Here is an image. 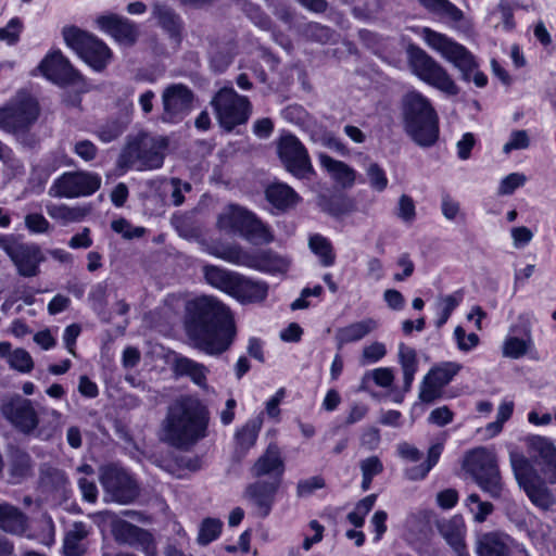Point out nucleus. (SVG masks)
Returning <instances> with one entry per match:
<instances>
[{"instance_id":"f257e3e1","label":"nucleus","mask_w":556,"mask_h":556,"mask_svg":"<svg viewBox=\"0 0 556 556\" xmlns=\"http://www.w3.org/2000/svg\"><path fill=\"white\" fill-rule=\"evenodd\" d=\"M185 328L192 345L208 354L227 351L236 336L235 321L228 307L212 296L188 302Z\"/></svg>"},{"instance_id":"6e6d98bb","label":"nucleus","mask_w":556,"mask_h":556,"mask_svg":"<svg viewBox=\"0 0 556 556\" xmlns=\"http://www.w3.org/2000/svg\"><path fill=\"white\" fill-rule=\"evenodd\" d=\"M9 364L21 372H29L34 367L30 354L24 349H16L9 355Z\"/></svg>"},{"instance_id":"6e6552de","label":"nucleus","mask_w":556,"mask_h":556,"mask_svg":"<svg viewBox=\"0 0 556 556\" xmlns=\"http://www.w3.org/2000/svg\"><path fill=\"white\" fill-rule=\"evenodd\" d=\"M407 58L412 72L419 79L448 96H456L459 92L447 70L425 50L410 45L407 49Z\"/></svg>"},{"instance_id":"3c124183","label":"nucleus","mask_w":556,"mask_h":556,"mask_svg":"<svg viewBox=\"0 0 556 556\" xmlns=\"http://www.w3.org/2000/svg\"><path fill=\"white\" fill-rule=\"evenodd\" d=\"M368 184L377 192H382L388 187V177L384 169L376 162H369L365 168Z\"/></svg>"},{"instance_id":"37998d69","label":"nucleus","mask_w":556,"mask_h":556,"mask_svg":"<svg viewBox=\"0 0 556 556\" xmlns=\"http://www.w3.org/2000/svg\"><path fill=\"white\" fill-rule=\"evenodd\" d=\"M475 482L479 485V488L489 494L492 498H500L502 496L504 484L502 482V477L500 469H495L488 475L480 476L475 480Z\"/></svg>"},{"instance_id":"c756f323","label":"nucleus","mask_w":556,"mask_h":556,"mask_svg":"<svg viewBox=\"0 0 556 556\" xmlns=\"http://www.w3.org/2000/svg\"><path fill=\"white\" fill-rule=\"evenodd\" d=\"M152 14L168 36L178 42L180 40L182 22L175 11L166 4L154 3Z\"/></svg>"},{"instance_id":"338daca9","label":"nucleus","mask_w":556,"mask_h":556,"mask_svg":"<svg viewBox=\"0 0 556 556\" xmlns=\"http://www.w3.org/2000/svg\"><path fill=\"white\" fill-rule=\"evenodd\" d=\"M325 486V480L321 477L315 476L305 480H301L296 486V494L300 497L311 495L315 490Z\"/></svg>"},{"instance_id":"72a5a7b5","label":"nucleus","mask_w":556,"mask_h":556,"mask_svg":"<svg viewBox=\"0 0 556 556\" xmlns=\"http://www.w3.org/2000/svg\"><path fill=\"white\" fill-rule=\"evenodd\" d=\"M174 371L178 376L189 377L193 383L201 388H206V375L208 369L191 358L180 356L175 359Z\"/></svg>"},{"instance_id":"412c9836","label":"nucleus","mask_w":556,"mask_h":556,"mask_svg":"<svg viewBox=\"0 0 556 556\" xmlns=\"http://www.w3.org/2000/svg\"><path fill=\"white\" fill-rule=\"evenodd\" d=\"M514 540L498 531L486 532L478 536L476 551L479 556H510Z\"/></svg>"},{"instance_id":"4d7b16f0","label":"nucleus","mask_w":556,"mask_h":556,"mask_svg":"<svg viewBox=\"0 0 556 556\" xmlns=\"http://www.w3.org/2000/svg\"><path fill=\"white\" fill-rule=\"evenodd\" d=\"M442 389L430 376L427 374L420 384L419 399L421 402L431 403L439 399L442 394Z\"/></svg>"},{"instance_id":"a878e982","label":"nucleus","mask_w":556,"mask_h":556,"mask_svg":"<svg viewBox=\"0 0 556 556\" xmlns=\"http://www.w3.org/2000/svg\"><path fill=\"white\" fill-rule=\"evenodd\" d=\"M39 484L45 492L65 497L70 481L63 470L45 465L40 468Z\"/></svg>"},{"instance_id":"393cba45","label":"nucleus","mask_w":556,"mask_h":556,"mask_svg":"<svg viewBox=\"0 0 556 556\" xmlns=\"http://www.w3.org/2000/svg\"><path fill=\"white\" fill-rule=\"evenodd\" d=\"M267 293L266 282L255 281L239 274L230 295L241 303H256L264 301Z\"/></svg>"},{"instance_id":"473e14b6","label":"nucleus","mask_w":556,"mask_h":556,"mask_svg":"<svg viewBox=\"0 0 556 556\" xmlns=\"http://www.w3.org/2000/svg\"><path fill=\"white\" fill-rule=\"evenodd\" d=\"M533 349V339L531 334V328L529 325L523 328V337L518 338L516 336H508L502 348L504 357L518 359L525 356L530 350Z\"/></svg>"},{"instance_id":"4c0bfd02","label":"nucleus","mask_w":556,"mask_h":556,"mask_svg":"<svg viewBox=\"0 0 556 556\" xmlns=\"http://www.w3.org/2000/svg\"><path fill=\"white\" fill-rule=\"evenodd\" d=\"M266 199L278 210H287L298 201V194L285 184H274L266 189Z\"/></svg>"},{"instance_id":"a211bd4d","label":"nucleus","mask_w":556,"mask_h":556,"mask_svg":"<svg viewBox=\"0 0 556 556\" xmlns=\"http://www.w3.org/2000/svg\"><path fill=\"white\" fill-rule=\"evenodd\" d=\"M285 471V462L281 456L280 448L277 444L270 443L266 451L256 459L251 468V475L254 478H262L268 476L269 479H279Z\"/></svg>"},{"instance_id":"c03bdc74","label":"nucleus","mask_w":556,"mask_h":556,"mask_svg":"<svg viewBox=\"0 0 556 556\" xmlns=\"http://www.w3.org/2000/svg\"><path fill=\"white\" fill-rule=\"evenodd\" d=\"M464 294L463 291L458 290L452 294L441 296L438 300V308L440 311L439 318L437 320V327L440 328L451 317L453 311L463 301Z\"/></svg>"},{"instance_id":"5fc2aeb1","label":"nucleus","mask_w":556,"mask_h":556,"mask_svg":"<svg viewBox=\"0 0 556 556\" xmlns=\"http://www.w3.org/2000/svg\"><path fill=\"white\" fill-rule=\"evenodd\" d=\"M442 448L443 447L441 444L432 445L428 451L427 463L418 467L412 468L409 470V478L414 480L425 478L426 475L430 471V469L437 464L441 455Z\"/></svg>"},{"instance_id":"09e8293b","label":"nucleus","mask_w":556,"mask_h":556,"mask_svg":"<svg viewBox=\"0 0 556 556\" xmlns=\"http://www.w3.org/2000/svg\"><path fill=\"white\" fill-rule=\"evenodd\" d=\"M223 528V522L216 518H205L199 529L198 542L201 545H207L216 540Z\"/></svg>"},{"instance_id":"a19ab883","label":"nucleus","mask_w":556,"mask_h":556,"mask_svg":"<svg viewBox=\"0 0 556 556\" xmlns=\"http://www.w3.org/2000/svg\"><path fill=\"white\" fill-rule=\"evenodd\" d=\"M261 428V418L249 420L241 429L236 432V441L238 446L243 451L251 448L257 440Z\"/></svg>"},{"instance_id":"0e129e2a","label":"nucleus","mask_w":556,"mask_h":556,"mask_svg":"<svg viewBox=\"0 0 556 556\" xmlns=\"http://www.w3.org/2000/svg\"><path fill=\"white\" fill-rule=\"evenodd\" d=\"M527 177L520 173H511L502 179L498 187V194H511L517 188L522 187Z\"/></svg>"},{"instance_id":"052dcab7","label":"nucleus","mask_w":556,"mask_h":556,"mask_svg":"<svg viewBox=\"0 0 556 556\" xmlns=\"http://www.w3.org/2000/svg\"><path fill=\"white\" fill-rule=\"evenodd\" d=\"M530 146L528 132L523 129L514 130L509 136V140L503 146L505 154L510 153L513 150H523Z\"/></svg>"},{"instance_id":"ddd939ff","label":"nucleus","mask_w":556,"mask_h":556,"mask_svg":"<svg viewBox=\"0 0 556 556\" xmlns=\"http://www.w3.org/2000/svg\"><path fill=\"white\" fill-rule=\"evenodd\" d=\"M100 482L104 490V500L128 504L139 495L135 480L122 468L108 466L101 469Z\"/></svg>"},{"instance_id":"f704fd0d","label":"nucleus","mask_w":556,"mask_h":556,"mask_svg":"<svg viewBox=\"0 0 556 556\" xmlns=\"http://www.w3.org/2000/svg\"><path fill=\"white\" fill-rule=\"evenodd\" d=\"M205 280L212 287L219 289L228 294L233 290L238 273L220 268L215 265H205L203 267Z\"/></svg>"},{"instance_id":"a18cd8bd","label":"nucleus","mask_w":556,"mask_h":556,"mask_svg":"<svg viewBox=\"0 0 556 556\" xmlns=\"http://www.w3.org/2000/svg\"><path fill=\"white\" fill-rule=\"evenodd\" d=\"M242 11L261 29L270 30L273 28L271 18L258 4L244 0L242 2Z\"/></svg>"},{"instance_id":"c9c22d12","label":"nucleus","mask_w":556,"mask_h":556,"mask_svg":"<svg viewBox=\"0 0 556 556\" xmlns=\"http://www.w3.org/2000/svg\"><path fill=\"white\" fill-rule=\"evenodd\" d=\"M399 363L403 372V393L409 392L418 369L417 353L414 349L401 343L399 346Z\"/></svg>"},{"instance_id":"7c9ffc66","label":"nucleus","mask_w":556,"mask_h":556,"mask_svg":"<svg viewBox=\"0 0 556 556\" xmlns=\"http://www.w3.org/2000/svg\"><path fill=\"white\" fill-rule=\"evenodd\" d=\"M377 327L378 323L375 319L366 318L338 329L336 333V340L338 342L339 348H341L346 343L363 339L365 336L374 331Z\"/></svg>"},{"instance_id":"1a4fd4ad","label":"nucleus","mask_w":556,"mask_h":556,"mask_svg":"<svg viewBox=\"0 0 556 556\" xmlns=\"http://www.w3.org/2000/svg\"><path fill=\"white\" fill-rule=\"evenodd\" d=\"M63 38L87 64L96 71H102L111 59L110 49L92 35L75 27L63 28Z\"/></svg>"},{"instance_id":"5701e85b","label":"nucleus","mask_w":556,"mask_h":556,"mask_svg":"<svg viewBox=\"0 0 556 556\" xmlns=\"http://www.w3.org/2000/svg\"><path fill=\"white\" fill-rule=\"evenodd\" d=\"M464 468L473 480L498 468L495 455L484 447L475 448L465 456Z\"/></svg>"},{"instance_id":"dca6fc26","label":"nucleus","mask_w":556,"mask_h":556,"mask_svg":"<svg viewBox=\"0 0 556 556\" xmlns=\"http://www.w3.org/2000/svg\"><path fill=\"white\" fill-rule=\"evenodd\" d=\"M42 75L61 86H78L83 80L80 74L73 68L60 51L49 53L39 64Z\"/></svg>"},{"instance_id":"8fccbe9b","label":"nucleus","mask_w":556,"mask_h":556,"mask_svg":"<svg viewBox=\"0 0 556 556\" xmlns=\"http://www.w3.org/2000/svg\"><path fill=\"white\" fill-rule=\"evenodd\" d=\"M531 447L542 460L544 466L556 459V447L553 442L543 437H535L531 441Z\"/></svg>"},{"instance_id":"bf43d9fd","label":"nucleus","mask_w":556,"mask_h":556,"mask_svg":"<svg viewBox=\"0 0 556 556\" xmlns=\"http://www.w3.org/2000/svg\"><path fill=\"white\" fill-rule=\"evenodd\" d=\"M111 227L115 232L121 233L125 239L140 238L146 232L143 227H135L125 218L113 220Z\"/></svg>"},{"instance_id":"c85d7f7f","label":"nucleus","mask_w":556,"mask_h":556,"mask_svg":"<svg viewBox=\"0 0 556 556\" xmlns=\"http://www.w3.org/2000/svg\"><path fill=\"white\" fill-rule=\"evenodd\" d=\"M27 517L15 506L0 501V529L12 534L26 530Z\"/></svg>"},{"instance_id":"b1692460","label":"nucleus","mask_w":556,"mask_h":556,"mask_svg":"<svg viewBox=\"0 0 556 556\" xmlns=\"http://www.w3.org/2000/svg\"><path fill=\"white\" fill-rule=\"evenodd\" d=\"M5 252L16 265L18 273L25 277L35 276L38 271L40 262V251L35 247L17 245L16 248H5Z\"/></svg>"},{"instance_id":"4468645a","label":"nucleus","mask_w":556,"mask_h":556,"mask_svg":"<svg viewBox=\"0 0 556 556\" xmlns=\"http://www.w3.org/2000/svg\"><path fill=\"white\" fill-rule=\"evenodd\" d=\"M162 114L164 123H179L192 110L194 93L184 84H170L162 91Z\"/></svg>"},{"instance_id":"79ce46f5","label":"nucleus","mask_w":556,"mask_h":556,"mask_svg":"<svg viewBox=\"0 0 556 556\" xmlns=\"http://www.w3.org/2000/svg\"><path fill=\"white\" fill-rule=\"evenodd\" d=\"M48 215L66 225L74 222H79L85 216V211L80 207H70L65 204H50L47 206Z\"/></svg>"},{"instance_id":"e2e57ef3","label":"nucleus","mask_w":556,"mask_h":556,"mask_svg":"<svg viewBox=\"0 0 556 556\" xmlns=\"http://www.w3.org/2000/svg\"><path fill=\"white\" fill-rule=\"evenodd\" d=\"M454 338L457 348L463 352H469L479 344V337L473 332L466 334L465 329L460 326L454 329Z\"/></svg>"},{"instance_id":"9b49d317","label":"nucleus","mask_w":556,"mask_h":556,"mask_svg":"<svg viewBox=\"0 0 556 556\" xmlns=\"http://www.w3.org/2000/svg\"><path fill=\"white\" fill-rule=\"evenodd\" d=\"M39 115L38 104L29 96L18 94L0 108V129L9 134L27 130Z\"/></svg>"},{"instance_id":"69168bd1","label":"nucleus","mask_w":556,"mask_h":556,"mask_svg":"<svg viewBox=\"0 0 556 556\" xmlns=\"http://www.w3.org/2000/svg\"><path fill=\"white\" fill-rule=\"evenodd\" d=\"M397 217L405 223H412L416 217L415 203L413 199L406 194H402L397 204Z\"/></svg>"},{"instance_id":"13d9d810","label":"nucleus","mask_w":556,"mask_h":556,"mask_svg":"<svg viewBox=\"0 0 556 556\" xmlns=\"http://www.w3.org/2000/svg\"><path fill=\"white\" fill-rule=\"evenodd\" d=\"M136 528L137 526L123 519H115L112 522V533L114 539L117 542L124 544H127V542L131 539Z\"/></svg>"},{"instance_id":"7ed1b4c3","label":"nucleus","mask_w":556,"mask_h":556,"mask_svg":"<svg viewBox=\"0 0 556 556\" xmlns=\"http://www.w3.org/2000/svg\"><path fill=\"white\" fill-rule=\"evenodd\" d=\"M3 417L20 432L35 435L41 440H50L61 428L62 414L56 409L41 410L40 418L33 402L15 395L1 405Z\"/></svg>"},{"instance_id":"774afa93","label":"nucleus","mask_w":556,"mask_h":556,"mask_svg":"<svg viewBox=\"0 0 556 556\" xmlns=\"http://www.w3.org/2000/svg\"><path fill=\"white\" fill-rule=\"evenodd\" d=\"M513 244L516 249L527 247L533 239V232L526 226L514 227L510 230Z\"/></svg>"},{"instance_id":"4be33fe9","label":"nucleus","mask_w":556,"mask_h":556,"mask_svg":"<svg viewBox=\"0 0 556 556\" xmlns=\"http://www.w3.org/2000/svg\"><path fill=\"white\" fill-rule=\"evenodd\" d=\"M97 23L122 43L132 45L138 37L135 24L127 18L117 15H102L98 17Z\"/></svg>"},{"instance_id":"cd10ccee","label":"nucleus","mask_w":556,"mask_h":556,"mask_svg":"<svg viewBox=\"0 0 556 556\" xmlns=\"http://www.w3.org/2000/svg\"><path fill=\"white\" fill-rule=\"evenodd\" d=\"M89 534V527L81 522H74L66 531L63 551L66 556H81L86 552L85 540Z\"/></svg>"},{"instance_id":"6ab92c4d","label":"nucleus","mask_w":556,"mask_h":556,"mask_svg":"<svg viewBox=\"0 0 556 556\" xmlns=\"http://www.w3.org/2000/svg\"><path fill=\"white\" fill-rule=\"evenodd\" d=\"M318 160L321 168L337 186L342 189H351L355 185L357 173L349 164L326 153H319Z\"/></svg>"},{"instance_id":"39448f33","label":"nucleus","mask_w":556,"mask_h":556,"mask_svg":"<svg viewBox=\"0 0 556 556\" xmlns=\"http://www.w3.org/2000/svg\"><path fill=\"white\" fill-rule=\"evenodd\" d=\"M403 117L404 129L416 144L428 148L438 141L437 114L421 93L410 91L404 97Z\"/></svg>"},{"instance_id":"680f3d73","label":"nucleus","mask_w":556,"mask_h":556,"mask_svg":"<svg viewBox=\"0 0 556 556\" xmlns=\"http://www.w3.org/2000/svg\"><path fill=\"white\" fill-rule=\"evenodd\" d=\"M125 130V126L118 121H111L102 125L97 134L101 141L111 142L117 139Z\"/></svg>"},{"instance_id":"864d4df0","label":"nucleus","mask_w":556,"mask_h":556,"mask_svg":"<svg viewBox=\"0 0 556 556\" xmlns=\"http://www.w3.org/2000/svg\"><path fill=\"white\" fill-rule=\"evenodd\" d=\"M31 470V458L27 453L15 452L12 455L10 472L15 478H25L30 473Z\"/></svg>"},{"instance_id":"603ef678","label":"nucleus","mask_w":556,"mask_h":556,"mask_svg":"<svg viewBox=\"0 0 556 556\" xmlns=\"http://www.w3.org/2000/svg\"><path fill=\"white\" fill-rule=\"evenodd\" d=\"M427 9L445 14L453 21H459L463 17L462 11L448 0H418Z\"/></svg>"},{"instance_id":"f03ea898","label":"nucleus","mask_w":556,"mask_h":556,"mask_svg":"<svg viewBox=\"0 0 556 556\" xmlns=\"http://www.w3.org/2000/svg\"><path fill=\"white\" fill-rule=\"evenodd\" d=\"M207 415L201 403L181 396L172 403L161 425V440L170 446L188 450L206 435Z\"/></svg>"},{"instance_id":"aec40b11","label":"nucleus","mask_w":556,"mask_h":556,"mask_svg":"<svg viewBox=\"0 0 556 556\" xmlns=\"http://www.w3.org/2000/svg\"><path fill=\"white\" fill-rule=\"evenodd\" d=\"M438 530L457 556H467L465 543L466 526L460 515H455L438 523Z\"/></svg>"},{"instance_id":"bb28decb","label":"nucleus","mask_w":556,"mask_h":556,"mask_svg":"<svg viewBox=\"0 0 556 556\" xmlns=\"http://www.w3.org/2000/svg\"><path fill=\"white\" fill-rule=\"evenodd\" d=\"M520 488L525 491L530 502L543 510L549 509L556 502L555 495L540 476Z\"/></svg>"},{"instance_id":"9d476101","label":"nucleus","mask_w":556,"mask_h":556,"mask_svg":"<svg viewBox=\"0 0 556 556\" xmlns=\"http://www.w3.org/2000/svg\"><path fill=\"white\" fill-rule=\"evenodd\" d=\"M211 103L220 126L228 131L244 124L251 113L248 98L239 96L232 88H222Z\"/></svg>"},{"instance_id":"20e7f679","label":"nucleus","mask_w":556,"mask_h":556,"mask_svg":"<svg viewBox=\"0 0 556 556\" xmlns=\"http://www.w3.org/2000/svg\"><path fill=\"white\" fill-rule=\"evenodd\" d=\"M421 37L433 51L452 63L464 81H473L478 88L488 84V77L479 70L475 55L463 45L429 27L421 29Z\"/></svg>"},{"instance_id":"e433bc0d","label":"nucleus","mask_w":556,"mask_h":556,"mask_svg":"<svg viewBox=\"0 0 556 556\" xmlns=\"http://www.w3.org/2000/svg\"><path fill=\"white\" fill-rule=\"evenodd\" d=\"M509 462L515 479L519 486H522L523 484L539 477L535 468L523 454L514 451L510 452Z\"/></svg>"},{"instance_id":"423d86ee","label":"nucleus","mask_w":556,"mask_h":556,"mask_svg":"<svg viewBox=\"0 0 556 556\" xmlns=\"http://www.w3.org/2000/svg\"><path fill=\"white\" fill-rule=\"evenodd\" d=\"M167 138L140 134L128 142L119 156V165L137 170L155 169L163 165Z\"/></svg>"},{"instance_id":"f3484780","label":"nucleus","mask_w":556,"mask_h":556,"mask_svg":"<svg viewBox=\"0 0 556 556\" xmlns=\"http://www.w3.org/2000/svg\"><path fill=\"white\" fill-rule=\"evenodd\" d=\"M279 486V479L260 480L247 486L244 496L255 506L258 517L265 518L269 515Z\"/></svg>"},{"instance_id":"ea45409f","label":"nucleus","mask_w":556,"mask_h":556,"mask_svg":"<svg viewBox=\"0 0 556 556\" xmlns=\"http://www.w3.org/2000/svg\"><path fill=\"white\" fill-rule=\"evenodd\" d=\"M308 247L319 258L323 266L329 267L334 264L336 254L331 242L327 238L320 235H313L309 237Z\"/></svg>"},{"instance_id":"2eb2a0df","label":"nucleus","mask_w":556,"mask_h":556,"mask_svg":"<svg viewBox=\"0 0 556 556\" xmlns=\"http://www.w3.org/2000/svg\"><path fill=\"white\" fill-rule=\"evenodd\" d=\"M277 150L285 167L294 176L305 177L312 173L313 167L307 150L294 135H282L278 141Z\"/></svg>"},{"instance_id":"2f4dec72","label":"nucleus","mask_w":556,"mask_h":556,"mask_svg":"<svg viewBox=\"0 0 556 556\" xmlns=\"http://www.w3.org/2000/svg\"><path fill=\"white\" fill-rule=\"evenodd\" d=\"M252 213L238 205H228L219 214L217 225L223 230L241 232Z\"/></svg>"},{"instance_id":"f8f14e48","label":"nucleus","mask_w":556,"mask_h":556,"mask_svg":"<svg viewBox=\"0 0 556 556\" xmlns=\"http://www.w3.org/2000/svg\"><path fill=\"white\" fill-rule=\"evenodd\" d=\"M101 177L90 172H67L58 177L49 188L48 194L53 198L88 197L99 190Z\"/></svg>"},{"instance_id":"49530a36","label":"nucleus","mask_w":556,"mask_h":556,"mask_svg":"<svg viewBox=\"0 0 556 556\" xmlns=\"http://www.w3.org/2000/svg\"><path fill=\"white\" fill-rule=\"evenodd\" d=\"M127 544L141 549L147 556H156V544L148 530L137 527Z\"/></svg>"},{"instance_id":"0eeeda50","label":"nucleus","mask_w":556,"mask_h":556,"mask_svg":"<svg viewBox=\"0 0 556 556\" xmlns=\"http://www.w3.org/2000/svg\"><path fill=\"white\" fill-rule=\"evenodd\" d=\"M210 253L228 263L245 266L266 273H283L288 269L290 261L271 250H262L255 253L244 251L238 244H226L212 248Z\"/></svg>"},{"instance_id":"58836bf2","label":"nucleus","mask_w":556,"mask_h":556,"mask_svg":"<svg viewBox=\"0 0 556 556\" xmlns=\"http://www.w3.org/2000/svg\"><path fill=\"white\" fill-rule=\"evenodd\" d=\"M240 235L253 244H263L274 241V235L254 214L251 215Z\"/></svg>"},{"instance_id":"de8ad7c7","label":"nucleus","mask_w":556,"mask_h":556,"mask_svg":"<svg viewBox=\"0 0 556 556\" xmlns=\"http://www.w3.org/2000/svg\"><path fill=\"white\" fill-rule=\"evenodd\" d=\"M462 369V365L455 362H446L437 366L428 372L429 376L441 387L444 388Z\"/></svg>"}]
</instances>
